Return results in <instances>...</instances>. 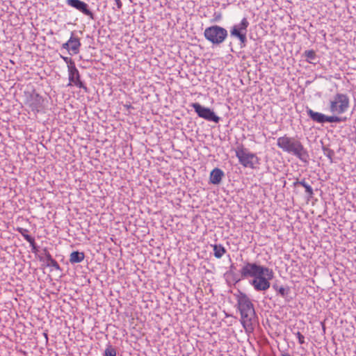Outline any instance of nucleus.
Masks as SVG:
<instances>
[{
	"label": "nucleus",
	"instance_id": "obj_21",
	"mask_svg": "<svg viewBox=\"0 0 356 356\" xmlns=\"http://www.w3.org/2000/svg\"><path fill=\"white\" fill-rule=\"evenodd\" d=\"M104 356H116V350L111 346H108L105 351Z\"/></svg>",
	"mask_w": 356,
	"mask_h": 356
},
{
	"label": "nucleus",
	"instance_id": "obj_23",
	"mask_svg": "<svg viewBox=\"0 0 356 356\" xmlns=\"http://www.w3.org/2000/svg\"><path fill=\"white\" fill-rule=\"evenodd\" d=\"M296 335L298 339L299 343L303 344L305 343V337L300 332H296Z\"/></svg>",
	"mask_w": 356,
	"mask_h": 356
},
{
	"label": "nucleus",
	"instance_id": "obj_11",
	"mask_svg": "<svg viewBox=\"0 0 356 356\" xmlns=\"http://www.w3.org/2000/svg\"><path fill=\"white\" fill-rule=\"evenodd\" d=\"M68 72H69V85L73 83L79 88H83L86 90V87L84 86L83 82L80 79V74L79 70L75 66L74 62H71V64H68Z\"/></svg>",
	"mask_w": 356,
	"mask_h": 356
},
{
	"label": "nucleus",
	"instance_id": "obj_5",
	"mask_svg": "<svg viewBox=\"0 0 356 356\" xmlns=\"http://www.w3.org/2000/svg\"><path fill=\"white\" fill-rule=\"evenodd\" d=\"M227 31L220 26L213 25L205 29L204 38L214 45H219L227 38Z\"/></svg>",
	"mask_w": 356,
	"mask_h": 356
},
{
	"label": "nucleus",
	"instance_id": "obj_7",
	"mask_svg": "<svg viewBox=\"0 0 356 356\" xmlns=\"http://www.w3.org/2000/svg\"><path fill=\"white\" fill-rule=\"evenodd\" d=\"M249 24L248 19L246 17H243L240 23L234 24L232 27V29L230 30L231 36L237 38L241 44H244L247 40L246 34Z\"/></svg>",
	"mask_w": 356,
	"mask_h": 356
},
{
	"label": "nucleus",
	"instance_id": "obj_3",
	"mask_svg": "<svg viewBox=\"0 0 356 356\" xmlns=\"http://www.w3.org/2000/svg\"><path fill=\"white\" fill-rule=\"evenodd\" d=\"M238 309L241 314V322L243 327L248 330L252 329L253 321L255 318L256 314L254 305L248 296L240 293L236 298Z\"/></svg>",
	"mask_w": 356,
	"mask_h": 356
},
{
	"label": "nucleus",
	"instance_id": "obj_27",
	"mask_svg": "<svg viewBox=\"0 0 356 356\" xmlns=\"http://www.w3.org/2000/svg\"><path fill=\"white\" fill-rule=\"evenodd\" d=\"M281 356H291L289 353L282 354Z\"/></svg>",
	"mask_w": 356,
	"mask_h": 356
},
{
	"label": "nucleus",
	"instance_id": "obj_8",
	"mask_svg": "<svg viewBox=\"0 0 356 356\" xmlns=\"http://www.w3.org/2000/svg\"><path fill=\"white\" fill-rule=\"evenodd\" d=\"M191 106L200 118L209 122H219L220 118L216 115L209 108L204 107L199 103H192Z\"/></svg>",
	"mask_w": 356,
	"mask_h": 356
},
{
	"label": "nucleus",
	"instance_id": "obj_14",
	"mask_svg": "<svg viewBox=\"0 0 356 356\" xmlns=\"http://www.w3.org/2000/svg\"><path fill=\"white\" fill-rule=\"evenodd\" d=\"M44 259H42V257H40V260L44 261L46 263L47 266L53 267L54 269L57 270H60V267L58 263L54 259H53L50 253L46 249L44 250Z\"/></svg>",
	"mask_w": 356,
	"mask_h": 356
},
{
	"label": "nucleus",
	"instance_id": "obj_2",
	"mask_svg": "<svg viewBox=\"0 0 356 356\" xmlns=\"http://www.w3.org/2000/svg\"><path fill=\"white\" fill-rule=\"evenodd\" d=\"M277 145L283 152L293 154L301 161L307 163L309 159V154L301 142L294 137L286 135L279 137L277 140Z\"/></svg>",
	"mask_w": 356,
	"mask_h": 356
},
{
	"label": "nucleus",
	"instance_id": "obj_17",
	"mask_svg": "<svg viewBox=\"0 0 356 356\" xmlns=\"http://www.w3.org/2000/svg\"><path fill=\"white\" fill-rule=\"evenodd\" d=\"M213 248V254L217 259H220L226 252L225 248L220 244L211 245Z\"/></svg>",
	"mask_w": 356,
	"mask_h": 356
},
{
	"label": "nucleus",
	"instance_id": "obj_19",
	"mask_svg": "<svg viewBox=\"0 0 356 356\" xmlns=\"http://www.w3.org/2000/svg\"><path fill=\"white\" fill-rule=\"evenodd\" d=\"M305 56L306 57L307 62L315 64V60H316V54L314 50H307L304 53Z\"/></svg>",
	"mask_w": 356,
	"mask_h": 356
},
{
	"label": "nucleus",
	"instance_id": "obj_16",
	"mask_svg": "<svg viewBox=\"0 0 356 356\" xmlns=\"http://www.w3.org/2000/svg\"><path fill=\"white\" fill-rule=\"evenodd\" d=\"M85 254L82 252L74 251L70 255V261L72 264L80 263L83 261Z\"/></svg>",
	"mask_w": 356,
	"mask_h": 356
},
{
	"label": "nucleus",
	"instance_id": "obj_10",
	"mask_svg": "<svg viewBox=\"0 0 356 356\" xmlns=\"http://www.w3.org/2000/svg\"><path fill=\"white\" fill-rule=\"evenodd\" d=\"M309 117L314 122L323 124L325 122H341L342 119L337 115L327 116L323 113L314 111L311 108L307 109Z\"/></svg>",
	"mask_w": 356,
	"mask_h": 356
},
{
	"label": "nucleus",
	"instance_id": "obj_13",
	"mask_svg": "<svg viewBox=\"0 0 356 356\" xmlns=\"http://www.w3.org/2000/svg\"><path fill=\"white\" fill-rule=\"evenodd\" d=\"M67 5L76 8L84 15L93 19V13L88 9V6L81 0H67Z\"/></svg>",
	"mask_w": 356,
	"mask_h": 356
},
{
	"label": "nucleus",
	"instance_id": "obj_22",
	"mask_svg": "<svg viewBox=\"0 0 356 356\" xmlns=\"http://www.w3.org/2000/svg\"><path fill=\"white\" fill-rule=\"evenodd\" d=\"M278 293L282 296V297H284L285 296H286L289 293V289H286V288L283 287V286H280L279 289H278Z\"/></svg>",
	"mask_w": 356,
	"mask_h": 356
},
{
	"label": "nucleus",
	"instance_id": "obj_20",
	"mask_svg": "<svg viewBox=\"0 0 356 356\" xmlns=\"http://www.w3.org/2000/svg\"><path fill=\"white\" fill-rule=\"evenodd\" d=\"M19 233L22 234V236L24 238V239L29 242L31 243L33 241V237L29 234V230L22 227H17L16 229Z\"/></svg>",
	"mask_w": 356,
	"mask_h": 356
},
{
	"label": "nucleus",
	"instance_id": "obj_24",
	"mask_svg": "<svg viewBox=\"0 0 356 356\" xmlns=\"http://www.w3.org/2000/svg\"><path fill=\"white\" fill-rule=\"evenodd\" d=\"M29 243H30V245L31 247L32 252H35L38 250V248H37V245L35 244L34 238H33L32 242Z\"/></svg>",
	"mask_w": 356,
	"mask_h": 356
},
{
	"label": "nucleus",
	"instance_id": "obj_15",
	"mask_svg": "<svg viewBox=\"0 0 356 356\" xmlns=\"http://www.w3.org/2000/svg\"><path fill=\"white\" fill-rule=\"evenodd\" d=\"M224 177L223 171L218 168H214L210 173L209 180L213 184H219Z\"/></svg>",
	"mask_w": 356,
	"mask_h": 356
},
{
	"label": "nucleus",
	"instance_id": "obj_12",
	"mask_svg": "<svg viewBox=\"0 0 356 356\" xmlns=\"http://www.w3.org/2000/svg\"><path fill=\"white\" fill-rule=\"evenodd\" d=\"M81 45L80 39L72 33L70 39L63 44L62 48L67 50L71 54H77L80 51Z\"/></svg>",
	"mask_w": 356,
	"mask_h": 356
},
{
	"label": "nucleus",
	"instance_id": "obj_6",
	"mask_svg": "<svg viewBox=\"0 0 356 356\" xmlns=\"http://www.w3.org/2000/svg\"><path fill=\"white\" fill-rule=\"evenodd\" d=\"M235 152L236 156L243 167L254 168V165L259 163V159L257 156L250 152L243 145L237 147Z\"/></svg>",
	"mask_w": 356,
	"mask_h": 356
},
{
	"label": "nucleus",
	"instance_id": "obj_4",
	"mask_svg": "<svg viewBox=\"0 0 356 356\" xmlns=\"http://www.w3.org/2000/svg\"><path fill=\"white\" fill-rule=\"evenodd\" d=\"M349 107L350 98L345 93L337 92L331 97L328 102V109L334 115L345 113Z\"/></svg>",
	"mask_w": 356,
	"mask_h": 356
},
{
	"label": "nucleus",
	"instance_id": "obj_1",
	"mask_svg": "<svg viewBox=\"0 0 356 356\" xmlns=\"http://www.w3.org/2000/svg\"><path fill=\"white\" fill-rule=\"evenodd\" d=\"M240 273L242 278L253 277L250 283L257 291L268 290L270 286V280L273 278L271 269L256 263H245Z\"/></svg>",
	"mask_w": 356,
	"mask_h": 356
},
{
	"label": "nucleus",
	"instance_id": "obj_9",
	"mask_svg": "<svg viewBox=\"0 0 356 356\" xmlns=\"http://www.w3.org/2000/svg\"><path fill=\"white\" fill-rule=\"evenodd\" d=\"M26 104L35 113H39L44 109V99L36 92H32L27 97Z\"/></svg>",
	"mask_w": 356,
	"mask_h": 356
},
{
	"label": "nucleus",
	"instance_id": "obj_25",
	"mask_svg": "<svg viewBox=\"0 0 356 356\" xmlns=\"http://www.w3.org/2000/svg\"><path fill=\"white\" fill-rule=\"evenodd\" d=\"M115 2L118 9H121L122 7V3L121 0H115Z\"/></svg>",
	"mask_w": 356,
	"mask_h": 356
},
{
	"label": "nucleus",
	"instance_id": "obj_18",
	"mask_svg": "<svg viewBox=\"0 0 356 356\" xmlns=\"http://www.w3.org/2000/svg\"><path fill=\"white\" fill-rule=\"evenodd\" d=\"M294 185L295 186H297V185H300L302 186H303L305 189V192L307 193V195L309 196V197H312L313 194H314V192H313V189L311 187V186H309L306 181L305 179L303 180H301V181H297L294 183Z\"/></svg>",
	"mask_w": 356,
	"mask_h": 356
},
{
	"label": "nucleus",
	"instance_id": "obj_26",
	"mask_svg": "<svg viewBox=\"0 0 356 356\" xmlns=\"http://www.w3.org/2000/svg\"><path fill=\"white\" fill-rule=\"evenodd\" d=\"M61 58L63 59V60L66 63H69V64H71V62H73L72 58H69V57H65V56H61Z\"/></svg>",
	"mask_w": 356,
	"mask_h": 356
}]
</instances>
